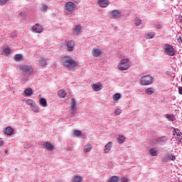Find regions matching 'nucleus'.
Listing matches in <instances>:
<instances>
[{
	"instance_id": "obj_1",
	"label": "nucleus",
	"mask_w": 182,
	"mask_h": 182,
	"mask_svg": "<svg viewBox=\"0 0 182 182\" xmlns=\"http://www.w3.org/2000/svg\"><path fill=\"white\" fill-rule=\"evenodd\" d=\"M63 65L65 69L68 70H72V69H75L76 66H77V63L70 56H65L62 60Z\"/></svg>"
},
{
	"instance_id": "obj_2",
	"label": "nucleus",
	"mask_w": 182,
	"mask_h": 182,
	"mask_svg": "<svg viewBox=\"0 0 182 182\" xmlns=\"http://www.w3.org/2000/svg\"><path fill=\"white\" fill-rule=\"evenodd\" d=\"M118 69L121 71L128 70V69H130V60L129 58L121 60L118 64Z\"/></svg>"
},
{
	"instance_id": "obj_3",
	"label": "nucleus",
	"mask_w": 182,
	"mask_h": 182,
	"mask_svg": "<svg viewBox=\"0 0 182 182\" xmlns=\"http://www.w3.org/2000/svg\"><path fill=\"white\" fill-rule=\"evenodd\" d=\"M140 83L142 86H147L153 83V77L151 75H144L140 79Z\"/></svg>"
},
{
	"instance_id": "obj_4",
	"label": "nucleus",
	"mask_w": 182,
	"mask_h": 182,
	"mask_svg": "<svg viewBox=\"0 0 182 182\" xmlns=\"http://www.w3.org/2000/svg\"><path fill=\"white\" fill-rule=\"evenodd\" d=\"M164 53L167 55V56H174V55H176V50H174L173 46L166 44L165 46Z\"/></svg>"
},
{
	"instance_id": "obj_5",
	"label": "nucleus",
	"mask_w": 182,
	"mask_h": 182,
	"mask_svg": "<svg viewBox=\"0 0 182 182\" xmlns=\"http://www.w3.org/2000/svg\"><path fill=\"white\" fill-rule=\"evenodd\" d=\"M21 70L26 75H32L33 73V68L32 65H22L20 66Z\"/></svg>"
},
{
	"instance_id": "obj_6",
	"label": "nucleus",
	"mask_w": 182,
	"mask_h": 182,
	"mask_svg": "<svg viewBox=\"0 0 182 182\" xmlns=\"http://www.w3.org/2000/svg\"><path fill=\"white\" fill-rule=\"evenodd\" d=\"M70 105V113L71 114H73V116H75V114L77 113L76 112L77 111V102H76V100H75V98L71 99Z\"/></svg>"
},
{
	"instance_id": "obj_7",
	"label": "nucleus",
	"mask_w": 182,
	"mask_h": 182,
	"mask_svg": "<svg viewBox=\"0 0 182 182\" xmlns=\"http://www.w3.org/2000/svg\"><path fill=\"white\" fill-rule=\"evenodd\" d=\"M31 32L34 33H42L43 32V26L39 23L35 24L31 28Z\"/></svg>"
},
{
	"instance_id": "obj_8",
	"label": "nucleus",
	"mask_w": 182,
	"mask_h": 182,
	"mask_svg": "<svg viewBox=\"0 0 182 182\" xmlns=\"http://www.w3.org/2000/svg\"><path fill=\"white\" fill-rule=\"evenodd\" d=\"M65 8L68 12H72L76 9V4L72 1H68L65 4Z\"/></svg>"
},
{
	"instance_id": "obj_9",
	"label": "nucleus",
	"mask_w": 182,
	"mask_h": 182,
	"mask_svg": "<svg viewBox=\"0 0 182 182\" xmlns=\"http://www.w3.org/2000/svg\"><path fill=\"white\" fill-rule=\"evenodd\" d=\"M174 160H176V155H173L172 154H165V156L163 159V161H164V163L174 161Z\"/></svg>"
},
{
	"instance_id": "obj_10",
	"label": "nucleus",
	"mask_w": 182,
	"mask_h": 182,
	"mask_svg": "<svg viewBox=\"0 0 182 182\" xmlns=\"http://www.w3.org/2000/svg\"><path fill=\"white\" fill-rule=\"evenodd\" d=\"M73 49H75V42L72 40L68 41L67 43V50L73 52Z\"/></svg>"
},
{
	"instance_id": "obj_11",
	"label": "nucleus",
	"mask_w": 182,
	"mask_h": 182,
	"mask_svg": "<svg viewBox=\"0 0 182 182\" xmlns=\"http://www.w3.org/2000/svg\"><path fill=\"white\" fill-rule=\"evenodd\" d=\"M111 16L113 19H118V18H120V16H122V13L119 11V10H113L112 11H111Z\"/></svg>"
},
{
	"instance_id": "obj_12",
	"label": "nucleus",
	"mask_w": 182,
	"mask_h": 182,
	"mask_svg": "<svg viewBox=\"0 0 182 182\" xmlns=\"http://www.w3.org/2000/svg\"><path fill=\"white\" fill-rule=\"evenodd\" d=\"M43 146H44L45 149H46V150H48V151H52V150H53L54 147L53 145L52 144H50V142L49 141H45L43 143Z\"/></svg>"
},
{
	"instance_id": "obj_13",
	"label": "nucleus",
	"mask_w": 182,
	"mask_h": 182,
	"mask_svg": "<svg viewBox=\"0 0 182 182\" xmlns=\"http://www.w3.org/2000/svg\"><path fill=\"white\" fill-rule=\"evenodd\" d=\"M98 4L101 8H107L110 4V1L109 0H100L98 1Z\"/></svg>"
},
{
	"instance_id": "obj_14",
	"label": "nucleus",
	"mask_w": 182,
	"mask_h": 182,
	"mask_svg": "<svg viewBox=\"0 0 182 182\" xmlns=\"http://www.w3.org/2000/svg\"><path fill=\"white\" fill-rule=\"evenodd\" d=\"M92 53L95 58H99V56L102 55V50L99 48H94L92 49Z\"/></svg>"
},
{
	"instance_id": "obj_15",
	"label": "nucleus",
	"mask_w": 182,
	"mask_h": 182,
	"mask_svg": "<svg viewBox=\"0 0 182 182\" xmlns=\"http://www.w3.org/2000/svg\"><path fill=\"white\" fill-rule=\"evenodd\" d=\"M92 89L95 92H99L100 90H102V84H92Z\"/></svg>"
},
{
	"instance_id": "obj_16",
	"label": "nucleus",
	"mask_w": 182,
	"mask_h": 182,
	"mask_svg": "<svg viewBox=\"0 0 182 182\" xmlns=\"http://www.w3.org/2000/svg\"><path fill=\"white\" fill-rule=\"evenodd\" d=\"M47 63H48V61L46 60V59H45V58L41 57L38 59V64H39V66H41V68H44V66L47 65Z\"/></svg>"
},
{
	"instance_id": "obj_17",
	"label": "nucleus",
	"mask_w": 182,
	"mask_h": 182,
	"mask_svg": "<svg viewBox=\"0 0 182 182\" xmlns=\"http://www.w3.org/2000/svg\"><path fill=\"white\" fill-rule=\"evenodd\" d=\"M66 91L65 90H60L58 91V96L60 97V99H65L66 97Z\"/></svg>"
},
{
	"instance_id": "obj_18",
	"label": "nucleus",
	"mask_w": 182,
	"mask_h": 182,
	"mask_svg": "<svg viewBox=\"0 0 182 182\" xmlns=\"http://www.w3.org/2000/svg\"><path fill=\"white\" fill-rule=\"evenodd\" d=\"M112 141L108 142L105 146L104 153H109L110 150H112Z\"/></svg>"
},
{
	"instance_id": "obj_19",
	"label": "nucleus",
	"mask_w": 182,
	"mask_h": 182,
	"mask_svg": "<svg viewBox=\"0 0 182 182\" xmlns=\"http://www.w3.org/2000/svg\"><path fill=\"white\" fill-rule=\"evenodd\" d=\"M165 117H166L169 122H174V120H176V115L174 114H165Z\"/></svg>"
},
{
	"instance_id": "obj_20",
	"label": "nucleus",
	"mask_w": 182,
	"mask_h": 182,
	"mask_svg": "<svg viewBox=\"0 0 182 182\" xmlns=\"http://www.w3.org/2000/svg\"><path fill=\"white\" fill-rule=\"evenodd\" d=\"M173 133V136H175V137H179L180 135H182L181 132H180V129H177V128H173V130L172 132Z\"/></svg>"
},
{
	"instance_id": "obj_21",
	"label": "nucleus",
	"mask_w": 182,
	"mask_h": 182,
	"mask_svg": "<svg viewBox=\"0 0 182 182\" xmlns=\"http://www.w3.org/2000/svg\"><path fill=\"white\" fill-rule=\"evenodd\" d=\"M26 104L27 105V106H30V107L31 109H32V107H33L36 105V104L35 103V101H33V100H31V99L27 100V101L26 102Z\"/></svg>"
},
{
	"instance_id": "obj_22",
	"label": "nucleus",
	"mask_w": 182,
	"mask_h": 182,
	"mask_svg": "<svg viewBox=\"0 0 182 182\" xmlns=\"http://www.w3.org/2000/svg\"><path fill=\"white\" fill-rule=\"evenodd\" d=\"M5 133L6 134H7V136H12V134H14V129H12V127H7L6 128Z\"/></svg>"
},
{
	"instance_id": "obj_23",
	"label": "nucleus",
	"mask_w": 182,
	"mask_h": 182,
	"mask_svg": "<svg viewBox=\"0 0 182 182\" xmlns=\"http://www.w3.org/2000/svg\"><path fill=\"white\" fill-rule=\"evenodd\" d=\"M39 103H40V105L42 106V107H46L48 106V102L45 98L40 99Z\"/></svg>"
},
{
	"instance_id": "obj_24",
	"label": "nucleus",
	"mask_w": 182,
	"mask_h": 182,
	"mask_svg": "<svg viewBox=\"0 0 182 182\" xmlns=\"http://www.w3.org/2000/svg\"><path fill=\"white\" fill-rule=\"evenodd\" d=\"M82 177L77 175H75L73 177L72 182H82Z\"/></svg>"
},
{
	"instance_id": "obj_25",
	"label": "nucleus",
	"mask_w": 182,
	"mask_h": 182,
	"mask_svg": "<svg viewBox=\"0 0 182 182\" xmlns=\"http://www.w3.org/2000/svg\"><path fill=\"white\" fill-rule=\"evenodd\" d=\"M92 149V145L88 144L85 146L83 151H85V153H89L91 151Z\"/></svg>"
},
{
	"instance_id": "obj_26",
	"label": "nucleus",
	"mask_w": 182,
	"mask_h": 182,
	"mask_svg": "<svg viewBox=\"0 0 182 182\" xmlns=\"http://www.w3.org/2000/svg\"><path fill=\"white\" fill-rule=\"evenodd\" d=\"M168 140V136H163L160 137L161 144H164L165 143H167Z\"/></svg>"
},
{
	"instance_id": "obj_27",
	"label": "nucleus",
	"mask_w": 182,
	"mask_h": 182,
	"mask_svg": "<svg viewBox=\"0 0 182 182\" xmlns=\"http://www.w3.org/2000/svg\"><path fill=\"white\" fill-rule=\"evenodd\" d=\"M24 93L26 96H31V95H33V91H32L31 88H26L24 90Z\"/></svg>"
},
{
	"instance_id": "obj_28",
	"label": "nucleus",
	"mask_w": 182,
	"mask_h": 182,
	"mask_svg": "<svg viewBox=\"0 0 182 182\" xmlns=\"http://www.w3.org/2000/svg\"><path fill=\"white\" fill-rule=\"evenodd\" d=\"M117 141L119 144H122L126 141V137L123 135H121L117 138Z\"/></svg>"
},
{
	"instance_id": "obj_29",
	"label": "nucleus",
	"mask_w": 182,
	"mask_h": 182,
	"mask_svg": "<svg viewBox=\"0 0 182 182\" xmlns=\"http://www.w3.org/2000/svg\"><path fill=\"white\" fill-rule=\"evenodd\" d=\"M108 182H119V176H111L109 178Z\"/></svg>"
},
{
	"instance_id": "obj_30",
	"label": "nucleus",
	"mask_w": 182,
	"mask_h": 182,
	"mask_svg": "<svg viewBox=\"0 0 182 182\" xmlns=\"http://www.w3.org/2000/svg\"><path fill=\"white\" fill-rule=\"evenodd\" d=\"M82 30V26L80 25H77L75 27L74 32L75 33L76 35H79V32Z\"/></svg>"
},
{
	"instance_id": "obj_31",
	"label": "nucleus",
	"mask_w": 182,
	"mask_h": 182,
	"mask_svg": "<svg viewBox=\"0 0 182 182\" xmlns=\"http://www.w3.org/2000/svg\"><path fill=\"white\" fill-rule=\"evenodd\" d=\"M22 58H23V55L21 54H17L14 55V60H16V62H19V60H22Z\"/></svg>"
},
{
	"instance_id": "obj_32",
	"label": "nucleus",
	"mask_w": 182,
	"mask_h": 182,
	"mask_svg": "<svg viewBox=\"0 0 182 182\" xmlns=\"http://www.w3.org/2000/svg\"><path fill=\"white\" fill-rule=\"evenodd\" d=\"M145 93H146V95H153V93H154V88L153 87L147 88L145 90Z\"/></svg>"
},
{
	"instance_id": "obj_33",
	"label": "nucleus",
	"mask_w": 182,
	"mask_h": 182,
	"mask_svg": "<svg viewBox=\"0 0 182 182\" xmlns=\"http://www.w3.org/2000/svg\"><path fill=\"white\" fill-rule=\"evenodd\" d=\"M122 97V95L120 93H116L113 95V100H114V102L119 100V99H121Z\"/></svg>"
},
{
	"instance_id": "obj_34",
	"label": "nucleus",
	"mask_w": 182,
	"mask_h": 182,
	"mask_svg": "<svg viewBox=\"0 0 182 182\" xmlns=\"http://www.w3.org/2000/svg\"><path fill=\"white\" fill-rule=\"evenodd\" d=\"M148 39H153L154 36H156V33L154 32L148 33L146 35Z\"/></svg>"
},
{
	"instance_id": "obj_35",
	"label": "nucleus",
	"mask_w": 182,
	"mask_h": 182,
	"mask_svg": "<svg viewBox=\"0 0 182 182\" xmlns=\"http://www.w3.org/2000/svg\"><path fill=\"white\" fill-rule=\"evenodd\" d=\"M151 156H157V150L156 149H151L149 150Z\"/></svg>"
},
{
	"instance_id": "obj_36",
	"label": "nucleus",
	"mask_w": 182,
	"mask_h": 182,
	"mask_svg": "<svg viewBox=\"0 0 182 182\" xmlns=\"http://www.w3.org/2000/svg\"><path fill=\"white\" fill-rule=\"evenodd\" d=\"M135 21V25L136 26H139V25H141V19L139 18H136L134 19Z\"/></svg>"
},
{
	"instance_id": "obj_37",
	"label": "nucleus",
	"mask_w": 182,
	"mask_h": 182,
	"mask_svg": "<svg viewBox=\"0 0 182 182\" xmlns=\"http://www.w3.org/2000/svg\"><path fill=\"white\" fill-rule=\"evenodd\" d=\"M121 114H122V109L120 108L115 109L114 114H116V116H119Z\"/></svg>"
},
{
	"instance_id": "obj_38",
	"label": "nucleus",
	"mask_w": 182,
	"mask_h": 182,
	"mask_svg": "<svg viewBox=\"0 0 182 182\" xmlns=\"http://www.w3.org/2000/svg\"><path fill=\"white\" fill-rule=\"evenodd\" d=\"M176 141H178V143H181L182 144V135H179V136L175 137Z\"/></svg>"
},
{
	"instance_id": "obj_39",
	"label": "nucleus",
	"mask_w": 182,
	"mask_h": 182,
	"mask_svg": "<svg viewBox=\"0 0 182 182\" xmlns=\"http://www.w3.org/2000/svg\"><path fill=\"white\" fill-rule=\"evenodd\" d=\"M32 110H33V112H35L36 113H39V107H38L36 105L33 107Z\"/></svg>"
},
{
	"instance_id": "obj_40",
	"label": "nucleus",
	"mask_w": 182,
	"mask_h": 182,
	"mask_svg": "<svg viewBox=\"0 0 182 182\" xmlns=\"http://www.w3.org/2000/svg\"><path fill=\"white\" fill-rule=\"evenodd\" d=\"M46 9H48V6L45 4H41V11H46Z\"/></svg>"
},
{
	"instance_id": "obj_41",
	"label": "nucleus",
	"mask_w": 182,
	"mask_h": 182,
	"mask_svg": "<svg viewBox=\"0 0 182 182\" xmlns=\"http://www.w3.org/2000/svg\"><path fill=\"white\" fill-rule=\"evenodd\" d=\"M74 134L75 136H77L78 137L79 136H80V134H82V132H80V130H75L74 132Z\"/></svg>"
},
{
	"instance_id": "obj_42",
	"label": "nucleus",
	"mask_w": 182,
	"mask_h": 182,
	"mask_svg": "<svg viewBox=\"0 0 182 182\" xmlns=\"http://www.w3.org/2000/svg\"><path fill=\"white\" fill-rule=\"evenodd\" d=\"M8 2V0H0V5L2 6V5H6V3Z\"/></svg>"
},
{
	"instance_id": "obj_43",
	"label": "nucleus",
	"mask_w": 182,
	"mask_h": 182,
	"mask_svg": "<svg viewBox=\"0 0 182 182\" xmlns=\"http://www.w3.org/2000/svg\"><path fill=\"white\" fill-rule=\"evenodd\" d=\"M4 53H6V55H11V50L9 48H5L4 49Z\"/></svg>"
},
{
	"instance_id": "obj_44",
	"label": "nucleus",
	"mask_w": 182,
	"mask_h": 182,
	"mask_svg": "<svg viewBox=\"0 0 182 182\" xmlns=\"http://www.w3.org/2000/svg\"><path fill=\"white\" fill-rule=\"evenodd\" d=\"M20 16H21V18H23V19H25V18H26V14H25V13L21 12L20 13Z\"/></svg>"
},
{
	"instance_id": "obj_45",
	"label": "nucleus",
	"mask_w": 182,
	"mask_h": 182,
	"mask_svg": "<svg viewBox=\"0 0 182 182\" xmlns=\"http://www.w3.org/2000/svg\"><path fill=\"white\" fill-rule=\"evenodd\" d=\"M178 93L179 95H182V87H178Z\"/></svg>"
},
{
	"instance_id": "obj_46",
	"label": "nucleus",
	"mask_w": 182,
	"mask_h": 182,
	"mask_svg": "<svg viewBox=\"0 0 182 182\" xmlns=\"http://www.w3.org/2000/svg\"><path fill=\"white\" fill-rule=\"evenodd\" d=\"M121 182H128L127 178H122L121 179Z\"/></svg>"
},
{
	"instance_id": "obj_47",
	"label": "nucleus",
	"mask_w": 182,
	"mask_h": 182,
	"mask_svg": "<svg viewBox=\"0 0 182 182\" xmlns=\"http://www.w3.org/2000/svg\"><path fill=\"white\" fill-rule=\"evenodd\" d=\"M4 146V141L0 138V146Z\"/></svg>"
},
{
	"instance_id": "obj_48",
	"label": "nucleus",
	"mask_w": 182,
	"mask_h": 182,
	"mask_svg": "<svg viewBox=\"0 0 182 182\" xmlns=\"http://www.w3.org/2000/svg\"><path fill=\"white\" fill-rule=\"evenodd\" d=\"M178 41L179 42L181 41H182L181 37H179V38L178 39Z\"/></svg>"
}]
</instances>
